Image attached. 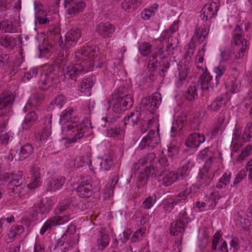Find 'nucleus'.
Masks as SVG:
<instances>
[{
	"label": "nucleus",
	"instance_id": "f257e3e1",
	"mask_svg": "<svg viewBox=\"0 0 252 252\" xmlns=\"http://www.w3.org/2000/svg\"><path fill=\"white\" fill-rule=\"evenodd\" d=\"M74 197L66 198L60 203L54 210L55 216L48 219L43 224L40 233L43 235L45 232L53 227L63 224L70 219L72 210L77 204Z\"/></svg>",
	"mask_w": 252,
	"mask_h": 252
},
{
	"label": "nucleus",
	"instance_id": "f03ea898",
	"mask_svg": "<svg viewBox=\"0 0 252 252\" xmlns=\"http://www.w3.org/2000/svg\"><path fill=\"white\" fill-rule=\"evenodd\" d=\"M64 58L59 56L52 62L51 65H45L40 73V79L38 82L40 90L46 91L50 90L53 84L54 74L56 69L62 67Z\"/></svg>",
	"mask_w": 252,
	"mask_h": 252
},
{
	"label": "nucleus",
	"instance_id": "7ed1b4c3",
	"mask_svg": "<svg viewBox=\"0 0 252 252\" xmlns=\"http://www.w3.org/2000/svg\"><path fill=\"white\" fill-rule=\"evenodd\" d=\"M86 129L87 126L84 124H75L70 123L67 125H63L62 127V132L68 136L67 138H63V139L66 140L64 142L65 147H68L70 144L82 138Z\"/></svg>",
	"mask_w": 252,
	"mask_h": 252
},
{
	"label": "nucleus",
	"instance_id": "20e7f679",
	"mask_svg": "<svg viewBox=\"0 0 252 252\" xmlns=\"http://www.w3.org/2000/svg\"><path fill=\"white\" fill-rule=\"evenodd\" d=\"M94 66V63L91 62L81 61L76 63L66 65L63 69L65 79L76 80L78 77L89 71Z\"/></svg>",
	"mask_w": 252,
	"mask_h": 252
},
{
	"label": "nucleus",
	"instance_id": "39448f33",
	"mask_svg": "<svg viewBox=\"0 0 252 252\" xmlns=\"http://www.w3.org/2000/svg\"><path fill=\"white\" fill-rule=\"evenodd\" d=\"M168 45H166L164 47L163 45L162 47L158 48V51L156 52L152 56V60L150 59V63L148 65V68L150 71H153L154 70V63H158V60L157 59L158 57L160 59H164L167 57L169 55L173 54V50L178 46V39L174 34H172L168 41H167Z\"/></svg>",
	"mask_w": 252,
	"mask_h": 252
},
{
	"label": "nucleus",
	"instance_id": "423d86ee",
	"mask_svg": "<svg viewBox=\"0 0 252 252\" xmlns=\"http://www.w3.org/2000/svg\"><path fill=\"white\" fill-rule=\"evenodd\" d=\"M100 182L98 180H92L90 176L83 178L79 185L76 188L78 195L84 198H88L94 193L100 189Z\"/></svg>",
	"mask_w": 252,
	"mask_h": 252
},
{
	"label": "nucleus",
	"instance_id": "0eeeda50",
	"mask_svg": "<svg viewBox=\"0 0 252 252\" xmlns=\"http://www.w3.org/2000/svg\"><path fill=\"white\" fill-rule=\"evenodd\" d=\"M156 158L154 153H147L134 163L132 168L135 171L139 170H146L152 172L154 175H158L161 172L157 165Z\"/></svg>",
	"mask_w": 252,
	"mask_h": 252
},
{
	"label": "nucleus",
	"instance_id": "6e6552de",
	"mask_svg": "<svg viewBox=\"0 0 252 252\" xmlns=\"http://www.w3.org/2000/svg\"><path fill=\"white\" fill-rule=\"evenodd\" d=\"M99 52L97 48L93 45H86L81 50L75 52L74 57L78 61L91 62L96 63V67H101V63H100V57L98 56Z\"/></svg>",
	"mask_w": 252,
	"mask_h": 252
},
{
	"label": "nucleus",
	"instance_id": "1a4fd4ad",
	"mask_svg": "<svg viewBox=\"0 0 252 252\" xmlns=\"http://www.w3.org/2000/svg\"><path fill=\"white\" fill-rule=\"evenodd\" d=\"M75 231V226L74 225H70L57 241L56 247H60L62 252H67L71 250L76 243V239L74 237Z\"/></svg>",
	"mask_w": 252,
	"mask_h": 252
},
{
	"label": "nucleus",
	"instance_id": "9d476101",
	"mask_svg": "<svg viewBox=\"0 0 252 252\" xmlns=\"http://www.w3.org/2000/svg\"><path fill=\"white\" fill-rule=\"evenodd\" d=\"M0 180L7 182L8 187H16L17 191H22L26 187L25 180L22 177L21 171L15 174L0 172Z\"/></svg>",
	"mask_w": 252,
	"mask_h": 252
},
{
	"label": "nucleus",
	"instance_id": "9b49d317",
	"mask_svg": "<svg viewBox=\"0 0 252 252\" xmlns=\"http://www.w3.org/2000/svg\"><path fill=\"white\" fill-rule=\"evenodd\" d=\"M242 29L237 25L233 31V40L235 43L234 49L236 51L235 57L236 59L242 58L248 48V40L242 37Z\"/></svg>",
	"mask_w": 252,
	"mask_h": 252
},
{
	"label": "nucleus",
	"instance_id": "f8f14e48",
	"mask_svg": "<svg viewBox=\"0 0 252 252\" xmlns=\"http://www.w3.org/2000/svg\"><path fill=\"white\" fill-rule=\"evenodd\" d=\"M178 219L173 222L170 227V234L173 236L178 235L185 231V227L190 221L185 210H182L179 215Z\"/></svg>",
	"mask_w": 252,
	"mask_h": 252
},
{
	"label": "nucleus",
	"instance_id": "ddd939ff",
	"mask_svg": "<svg viewBox=\"0 0 252 252\" xmlns=\"http://www.w3.org/2000/svg\"><path fill=\"white\" fill-rule=\"evenodd\" d=\"M15 95L11 91H7L0 95V117L6 116L11 110Z\"/></svg>",
	"mask_w": 252,
	"mask_h": 252
},
{
	"label": "nucleus",
	"instance_id": "4468645a",
	"mask_svg": "<svg viewBox=\"0 0 252 252\" xmlns=\"http://www.w3.org/2000/svg\"><path fill=\"white\" fill-rule=\"evenodd\" d=\"M161 96L159 93H154L152 96H148L141 100L140 108L143 111L154 113L161 102Z\"/></svg>",
	"mask_w": 252,
	"mask_h": 252
},
{
	"label": "nucleus",
	"instance_id": "2eb2a0df",
	"mask_svg": "<svg viewBox=\"0 0 252 252\" xmlns=\"http://www.w3.org/2000/svg\"><path fill=\"white\" fill-rule=\"evenodd\" d=\"M189 193V191H188L187 189L180 192L178 194L173 196L172 197L164 199L162 202L164 211L170 212L176 205L185 200Z\"/></svg>",
	"mask_w": 252,
	"mask_h": 252
},
{
	"label": "nucleus",
	"instance_id": "dca6fc26",
	"mask_svg": "<svg viewBox=\"0 0 252 252\" xmlns=\"http://www.w3.org/2000/svg\"><path fill=\"white\" fill-rule=\"evenodd\" d=\"M81 36V31L74 28L67 32L65 35L64 42L62 41L60 46L63 50L67 51L69 48L74 46Z\"/></svg>",
	"mask_w": 252,
	"mask_h": 252
},
{
	"label": "nucleus",
	"instance_id": "f3484780",
	"mask_svg": "<svg viewBox=\"0 0 252 252\" xmlns=\"http://www.w3.org/2000/svg\"><path fill=\"white\" fill-rule=\"evenodd\" d=\"M159 137L154 130H150L148 134L143 138L139 145L140 150L144 149H153L159 142Z\"/></svg>",
	"mask_w": 252,
	"mask_h": 252
},
{
	"label": "nucleus",
	"instance_id": "a211bd4d",
	"mask_svg": "<svg viewBox=\"0 0 252 252\" xmlns=\"http://www.w3.org/2000/svg\"><path fill=\"white\" fill-rule=\"evenodd\" d=\"M112 101H114L113 110L116 113H121L125 111L126 110L131 108L133 104V100L130 99L129 97L126 100L112 98V99H109L107 101L108 109L111 107L110 103H112Z\"/></svg>",
	"mask_w": 252,
	"mask_h": 252
},
{
	"label": "nucleus",
	"instance_id": "6ab92c4d",
	"mask_svg": "<svg viewBox=\"0 0 252 252\" xmlns=\"http://www.w3.org/2000/svg\"><path fill=\"white\" fill-rule=\"evenodd\" d=\"M159 170L161 172L160 174L154 175V177L158 181H162L163 185L165 187L171 185L179 180V177L177 172H168L167 170H164L162 168L159 169Z\"/></svg>",
	"mask_w": 252,
	"mask_h": 252
},
{
	"label": "nucleus",
	"instance_id": "aec40b11",
	"mask_svg": "<svg viewBox=\"0 0 252 252\" xmlns=\"http://www.w3.org/2000/svg\"><path fill=\"white\" fill-rule=\"evenodd\" d=\"M220 7L218 0L206 4L202 9L200 17L205 21L213 18L217 14Z\"/></svg>",
	"mask_w": 252,
	"mask_h": 252
},
{
	"label": "nucleus",
	"instance_id": "412c9836",
	"mask_svg": "<svg viewBox=\"0 0 252 252\" xmlns=\"http://www.w3.org/2000/svg\"><path fill=\"white\" fill-rule=\"evenodd\" d=\"M64 6L67 8L69 15H74L83 10L86 3L82 0H64Z\"/></svg>",
	"mask_w": 252,
	"mask_h": 252
},
{
	"label": "nucleus",
	"instance_id": "4be33fe9",
	"mask_svg": "<svg viewBox=\"0 0 252 252\" xmlns=\"http://www.w3.org/2000/svg\"><path fill=\"white\" fill-rule=\"evenodd\" d=\"M214 176L215 174L214 173L210 172L209 167L208 166H204L202 167L199 170L197 177L198 185L200 186V188H203L205 187L210 185Z\"/></svg>",
	"mask_w": 252,
	"mask_h": 252
},
{
	"label": "nucleus",
	"instance_id": "5701e85b",
	"mask_svg": "<svg viewBox=\"0 0 252 252\" xmlns=\"http://www.w3.org/2000/svg\"><path fill=\"white\" fill-rule=\"evenodd\" d=\"M30 173L31 182L28 185V187L30 189H34L39 187L41 183V168L34 164L31 167Z\"/></svg>",
	"mask_w": 252,
	"mask_h": 252
},
{
	"label": "nucleus",
	"instance_id": "b1692460",
	"mask_svg": "<svg viewBox=\"0 0 252 252\" xmlns=\"http://www.w3.org/2000/svg\"><path fill=\"white\" fill-rule=\"evenodd\" d=\"M214 71L216 74V77L215 81H213L212 83L213 87H216L218 86L222 77H223L221 81H223V83L225 84L226 79L227 80L230 76L226 73V67L222 64H220L218 66L215 67L214 69Z\"/></svg>",
	"mask_w": 252,
	"mask_h": 252
},
{
	"label": "nucleus",
	"instance_id": "393cba45",
	"mask_svg": "<svg viewBox=\"0 0 252 252\" xmlns=\"http://www.w3.org/2000/svg\"><path fill=\"white\" fill-rule=\"evenodd\" d=\"M97 33L103 37H108L115 31L114 26L109 22L100 23L96 27Z\"/></svg>",
	"mask_w": 252,
	"mask_h": 252
},
{
	"label": "nucleus",
	"instance_id": "a878e982",
	"mask_svg": "<svg viewBox=\"0 0 252 252\" xmlns=\"http://www.w3.org/2000/svg\"><path fill=\"white\" fill-rule=\"evenodd\" d=\"M205 141V137L204 134L194 133L189 135L186 141V145L191 148H196Z\"/></svg>",
	"mask_w": 252,
	"mask_h": 252
},
{
	"label": "nucleus",
	"instance_id": "bb28decb",
	"mask_svg": "<svg viewBox=\"0 0 252 252\" xmlns=\"http://www.w3.org/2000/svg\"><path fill=\"white\" fill-rule=\"evenodd\" d=\"M226 88L231 93L235 94L238 92L241 87V83L237 79L236 75H230L226 81L225 84Z\"/></svg>",
	"mask_w": 252,
	"mask_h": 252
},
{
	"label": "nucleus",
	"instance_id": "cd10ccee",
	"mask_svg": "<svg viewBox=\"0 0 252 252\" xmlns=\"http://www.w3.org/2000/svg\"><path fill=\"white\" fill-rule=\"evenodd\" d=\"M38 115L34 111H31L28 112L25 117V119L22 124L23 129L28 130L37 121Z\"/></svg>",
	"mask_w": 252,
	"mask_h": 252
},
{
	"label": "nucleus",
	"instance_id": "c85d7f7f",
	"mask_svg": "<svg viewBox=\"0 0 252 252\" xmlns=\"http://www.w3.org/2000/svg\"><path fill=\"white\" fill-rule=\"evenodd\" d=\"M241 134V129L239 127H236L233 134L231 143V145H233V148L235 149V152L242 147L244 143L247 141L245 138H243V135L242 137H240Z\"/></svg>",
	"mask_w": 252,
	"mask_h": 252
},
{
	"label": "nucleus",
	"instance_id": "c756f323",
	"mask_svg": "<svg viewBox=\"0 0 252 252\" xmlns=\"http://www.w3.org/2000/svg\"><path fill=\"white\" fill-rule=\"evenodd\" d=\"M74 113V109L71 108H68L64 110L61 115V120L66 121L63 125H67L68 123H75L77 124V123L79 121V118L77 117L73 116Z\"/></svg>",
	"mask_w": 252,
	"mask_h": 252
},
{
	"label": "nucleus",
	"instance_id": "7c9ffc66",
	"mask_svg": "<svg viewBox=\"0 0 252 252\" xmlns=\"http://www.w3.org/2000/svg\"><path fill=\"white\" fill-rule=\"evenodd\" d=\"M49 200V199H48L45 202L42 200L37 204H35L32 207V211L37 213H47L53 207Z\"/></svg>",
	"mask_w": 252,
	"mask_h": 252
},
{
	"label": "nucleus",
	"instance_id": "2f4dec72",
	"mask_svg": "<svg viewBox=\"0 0 252 252\" xmlns=\"http://www.w3.org/2000/svg\"><path fill=\"white\" fill-rule=\"evenodd\" d=\"M130 92L129 89L125 86L119 87L114 94H112V98L126 100L129 97L130 99H133Z\"/></svg>",
	"mask_w": 252,
	"mask_h": 252
},
{
	"label": "nucleus",
	"instance_id": "473e14b6",
	"mask_svg": "<svg viewBox=\"0 0 252 252\" xmlns=\"http://www.w3.org/2000/svg\"><path fill=\"white\" fill-rule=\"evenodd\" d=\"M34 148L32 145L30 143H26L22 146L18 153V158L17 160L22 161L28 158L33 152Z\"/></svg>",
	"mask_w": 252,
	"mask_h": 252
},
{
	"label": "nucleus",
	"instance_id": "72a5a7b5",
	"mask_svg": "<svg viewBox=\"0 0 252 252\" xmlns=\"http://www.w3.org/2000/svg\"><path fill=\"white\" fill-rule=\"evenodd\" d=\"M140 115L141 114L139 111H136L135 112H131L129 115L124 118V125L125 126H134L141 120Z\"/></svg>",
	"mask_w": 252,
	"mask_h": 252
},
{
	"label": "nucleus",
	"instance_id": "f704fd0d",
	"mask_svg": "<svg viewBox=\"0 0 252 252\" xmlns=\"http://www.w3.org/2000/svg\"><path fill=\"white\" fill-rule=\"evenodd\" d=\"M110 239L109 235L100 231L96 241V246L98 249L101 251L104 250L108 246Z\"/></svg>",
	"mask_w": 252,
	"mask_h": 252
},
{
	"label": "nucleus",
	"instance_id": "c9c22d12",
	"mask_svg": "<svg viewBox=\"0 0 252 252\" xmlns=\"http://www.w3.org/2000/svg\"><path fill=\"white\" fill-rule=\"evenodd\" d=\"M65 183V178L63 177L49 181L46 186L48 191H56L59 189Z\"/></svg>",
	"mask_w": 252,
	"mask_h": 252
},
{
	"label": "nucleus",
	"instance_id": "e433bc0d",
	"mask_svg": "<svg viewBox=\"0 0 252 252\" xmlns=\"http://www.w3.org/2000/svg\"><path fill=\"white\" fill-rule=\"evenodd\" d=\"M140 175L137 178V187L140 188L147 185L150 177L154 176L152 172L140 170Z\"/></svg>",
	"mask_w": 252,
	"mask_h": 252
},
{
	"label": "nucleus",
	"instance_id": "4c0bfd02",
	"mask_svg": "<svg viewBox=\"0 0 252 252\" xmlns=\"http://www.w3.org/2000/svg\"><path fill=\"white\" fill-rule=\"evenodd\" d=\"M212 77L210 73L205 72L200 76L198 80V85H200L203 90L208 89L209 87L213 88L212 86Z\"/></svg>",
	"mask_w": 252,
	"mask_h": 252
},
{
	"label": "nucleus",
	"instance_id": "58836bf2",
	"mask_svg": "<svg viewBox=\"0 0 252 252\" xmlns=\"http://www.w3.org/2000/svg\"><path fill=\"white\" fill-rule=\"evenodd\" d=\"M225 117L221 115L218 118L217 122L213 125L210 131L209 132L212 134V136H216L219 134V131L223 129V125L225 121Z\"/></svg>",
	"mask_w": 252,
	"mask_h": 252
},
{
	"label": "nucleus",
	"instance_id": "ea45409f",
	"mask_svg": "<svg viewBox=\"0 0 252 252\" xmlns=\"http://www.w3.org/2000/svg\"><path fill=\"white\" fill-rule=\"evenodd\" d=\"M47 35L49 39L53 40H57L61 38L60 28L53 24H51L48 27Z\"/></svg>",
	"mask_w": 252,
	"mask_h": 252
},
{
	"label": "nucleus",
	"instance_id": "a19ab883",
	"mask_svg": "<svg viewBox=\"0 0 252 252\" xmlns=\"http://www.w3.org/2000/svg\"><path fill=\"white\" fill-rule=\"evenodd\" d=\"M119 177L114 176L112 179V182L110 184H107L103 190L104 198H109L113 193V188L117 185L119 181Z\"/></svg>",
	"mask_w": 252,
	"mask_h": 252
},
{
	"label": "nucleus",
	"instance_id": "79ce46f5",
	"mask_svg": "<svg viewBox=\"0 0 252 252\" xmlns=\"http://www.w3.org/2000/svg\"><path fill=\"white\" fill-rule=\"evenodd\" d=\"M209 30L207 31L206 27L198 28L197 27L194 32L193 38L197 40L199 44H201L205 39L208 34Z\"/></svg>",
	"mask_w": 252,
	"mask_h": 252
},
{
	"label": "nucleus",
	"instance_id": "37998d69",
	"mask_svg": "<svg viewBox=\"0 0 252 252\" xmlns=\"http://www.w3.org/2000/svg\"><path fill=\"white\" fill-rule=\"evenodd\" d=\"M141 3V0H124L122 3V7L128 12H131L136 8Z\"/></svg>",
	"mask_w": 252,
	"mask_h": 252
},
{
	"label": "nucleus",
	"instance_id": "c03bdc74",
	"mask_svg": "<svg viewBox=\"0 0 252 252\" xmlns=\"http://www.w3.org/2000/svg\"><path fill=\"white\" fill-rule=\"evenodd\" d=\"M0 42L4 48L12 50L15 45L14 38L9 35H3L0 40Z\"/></svg>",
	"mask_w": 252,
	"mask_h": 252
},
{
	"label": "nucleus",
	"instance_id": "a18cd8bd",
	"mask_svg": "<svg viewBox=\"0 0 252 252\" xmlns=\"http://www.w3.org/2000/svg\"><path fill=\"white\" fill-rule=\"evenodd\" d=\"M185 163L183 165L182 167L180 168L178 170V175L180 179H185L189 176L190 171V161L189 160H186Z\"/></svg>",
	"mask_w": 252,
	"mask_h": 252
},
{
	"label": "nucleus",
	"instance_id": "49530a36",
	"mask_svg": "<svg viewBox=\"0 0 252 252\" xmlns=\"http://www.w3.org/2000/svg\"><path fill=\"white\" fill-rule=\"evenodd\" d=\"M224 105V97L222 95H220L213 100L209 107L213 111H218Z\"/></svg>",
	"mask_w": 252,
	"mask_h": 252
},
{
	"label": "nucleus",
	"instance_id": "de8ad7c7",
	"mask_svg": "<svg viewBox=\"0 0 252 252\" xmlns=\"http://www.w3.org/2000/svg\"><path fill=\"white\" fill-rule=\"evenodd\" d=\"M113 163V160L111 157L106 155L102 158L100 166L102 170L108 171L111 169Z\"/></svg>",
	"mask_w": 252,
	"mask_h": 252
},
{
	"label": "nucleus",
	"instance_id": "09e8293b",
	"mask_svg": "<svg viewBox=\"0 0 252 252\" xmlns=\"http://www.w3.org/2000/svg\"><path fill=\"white\" fill-rule=\"evenodd\" d=\"M92 77H89L87 79L83 80L81 83L79 90L82 93L85 94H90V90L93 86Z\"/></svg>",
	"mask_w": 252,
	"mask_h": 252
},
{
	"label": "nucleus",
	"instance_id": "8fccbe9b",
	"mask_svg": "<svg viewBox=\"0 0 252 252\" xmlns=\"http://www.w3.org/2000/svg\"><path fill=\"white\" fill-rule=\"evenodd\" d=\"M65 99L63 95H59L50 103V108L53 109H61L65 103Z\"/></svg>",
	"mask_w": 252,
	"mask_h": 252
},
{
	"label": "nucleus",
	"instance_id": "3c124183",
	"mask_svg": "<svg viewBox=\"0 0 252 252\" xmlns=\"http://www.w3.org/2000/svg\"><path fill=\"white\" fill-rule=\"evenodd\" d=\"M197 88L195 85H190L185 94L186 98L189 101H193L197 97Z\"/></svg>",
	"mask_w": 252,
	"mask_h": 252
},
{
	"label": "nucleus",
	"instance_id": "603ef678",
	"mask_svg": "<svg viewBox=\"0 0 252 252\" xmlns=\"http://www.w3.org/2000/svg\"><path fill=\"white\" fill-rule=\"evenodd\" d=\"M231 179V174L225 172L222 177L219 180L216 187L219 189H224L229 184Z\"/></svg>",
	"mask_w": 252,
	"mask_h": 252
},
{
	"label": "nucleus",
	"instance_id": "864d4df0",
	"mask_svg": "<svg viewBox=\"0 0 252 252\" xmlns=\"http://www.w3.org/2000/svg\"><path fill=\"white\" fill-rule=\"evenodd\" d=\"M138 50L142 56H147L152 51V45L148 42H142L139 46Z\"/></svg>",
	"mask_w": 252,
	"mask_h": 252
},
{
	"label": "nucleus",
	"instance_id": "5fc2aeb1",
	"mask_svg": "<svg viewBox=\"0 0 252 252\" xmlns=\"http://www.w3.org/2000/svg\"><path fill=\"white\" fill-rule=\"evenodd\" d=\"M233 51L231 48L226 47L221 51L220 53V62H227L231 59Z\"/></svg>",
	"mask_w": 252,
	"mask_h": 252
},
{
	"label": "nucleus",
	"instance_id": "6e6d98bb",
	"mask_svg": "<svg viewBox=\"0 0 252 252\" xmlns=\"http://www.w3.org/2000/svg\"><path fill=\"white\" fill-rule=\"evenodd\" d=\"M188 69L185 68L182 71H180L179 76L176 81L175 85L177 88H181L183 84L185 83L186 77L188 75Z\"/></svg>",
	"mask_w": 252,
	"mask_h": 252
},
{
	"label": "nucleus",
	"instance_id": "4d7b16f0",
	"mask_svg": "<svg viewBox=\"0 0 252 252\" xmlns=\"http://www.w3.org/2000/svg\"><path fill=\"white\" fill-rule=\"evenodd\" d=\"M1 26L6 32L14 33L17 31L16 27L13 25L11 21L8 20L3 21L1 22Z\"/></svg>",
	"mask_w": 252,
	"mask_h": 252
},
{
	"label": "nucleus",
	"instance_id": "13d9d810",
	"mask_svg": "<svg viewBox=\"0 0 252 252\" xmlns=\"http://www.w3.org/2000/svg\"><path fill=\"white\" fill-rule=\"evenodd\" d=\"M157 200V195L155 194L148 197L143 202L142 206L144 208L149 209L152 207Z\"/></svg>",
	"mask_w": 252,
	"mask_h": 252
},
{
	"label": "nucleus",
	"instance_id": "bf43d9fd",
	"mask_svg": "<svg viewBox=\"0 0 252 252\" xmlns=\"http://www.w3.org/2000/svg\"><path fill=\"white\" fill-rule=\"evenodd\" d=\"M246 103L245 107L247 108H250V115H252V89L248 93L245 99Z\"/></svg>",
	"mask_w": 252,
	"mask_h": 252
},
{
	"label": "nucleus",
	"instance_id": "052dcab7",
	"mask_svg": "<svg viewBox=\"0 0 252 252\" xmlns=\"http://www.w3.org/2000/svg\"><path fill=\"white\" fill-rule=\"evenodd\" d=\"M77 162V167L79 166H84L85 165H89V162H91V161H89V159L88 158H86V159L84 158H81L79 159H76L74 160H72L71 161V165L73 166V167H75V163Z\"/></svg>",
	"mask_w": 252,
	"mask_h": 252
},
{
	"label": "nucleus",
	"instance_id": "680f3d73",
	"mask_svg": "<svg viewBox=\"0 0 252 252\" xmlns=\"http://www.w3.org/2000/svg\"><path fill=\"white\" fill-rule=\"evenodd\" d=\"M38 72L37 68H32L29 71L25 72L24 75V79L27 80H30L32 78L36 76Z\"/></svg>",
	"mask_w": 252,
	"mask_h": 252
},
{
	"label": "nucleus",
	"instance_id": "e2e57ef3",
	"mask_svg": "<svg viewBox=\"0 0 252 252\" xmlns=\"http://www.w3.org/2000/svg\"><path fill=\"white\" fill-rule=\"evenodd\" d=\"M118 118L119 117L116 115L108 114L105 117L102 118V121H103L105 123H108L109 125H112L116 122Z\"/></svg>",
	"mask_w": 252,
	"mask_h": 252
},
{
	"label": "nucleus",
	"instance_id": "0e129e2a",
	"mask_svg": "<svg viewBox=\"0 0 252 252\" xmlns=\"http://www.w3.org/2000/svg\"><path fill=\"white\" fill-rule=\"evenodd\" d=\"M252 137V123L248 124L246 129L243 132V138L249 141Z\"/></svg>",
	"mask_w": 252,
	"mask_h": 252
},
{
	"label": "nucleus",
	"instance_id": "69168bd1",
	"mask_svg": "<svg viewBox=\"0 0 252 252\" xmlns=\"http://www.w3.org/2000/svg\"><path fill=\"white\" fill-rule=\"evenodd\" d=\"M50 131L49 128L45 129L42 131L40 136V140L42 143L46 142L47 140H50Z\"/></svg>",
	"mask_w": 252,
	"mask_h": 252
},
{
	"label": "nucleus",
	"instance_id": "338daca9",
	"mask_svg": "<svg viewBox=\"0 0 252 252\" xmlns=\"http://www.w3.org/2000/svg\"><path fill=\"white\" fill-rule=\"evenodd\" d=\"M247 173L244 170H241L237 175L233 183V186L237 185L246 176ZM231 186H232L231 185Z\"/></svg>",
	"mask_w": 252,
	"mask_h": 252
},
{
	"label": "nucleus",
	"instance_id": "774afa93",
	"mask_svg": "<svg viewBox=\"0 0 252 252\" xmlns=\"http://www.w3.org/2000/svg\"><path fill=\"white\" fill-rule=\"evenodd\" d=\"M179 152L178 147L175 146L168 147V157L170 158L172 160L173 158L176 157Z\"/></svg>",
	"mask_w": 252,
	"mask_h": 252
}]
</instances>
